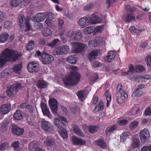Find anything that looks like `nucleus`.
<instances>
[{
    "label": "nucleus",
    "instance_id": "6",
    "mask_svg": "<svg viewBox=\"0 0 151 151\" xmlns=\"http://www.w3.org/2000/svg\"><path fill=\"white\" fill-rule=\"evenodd\" d=\"M39 64L34 61L30 62L27 65V70L30 73H35L38 71Z\"/></svg>",
    "mask_w": 151,
    "mask_h": 151
},
{
    "label": "nucleus",
    "instance_id": "18",
    "mask_svg": "<svg viewBox=\"0 0 151 151\" xmlns=\"http://www.w3.org/2000/svg\"><path fill=\"white\" fill-rule=\"evenodd\" d=\"M40 106L44 115L47 116L48 118H50V113L46 104H40Z\"/></svg>",
    "mask_w": 151,
    "mask_h": 151
},
{
    "label": "nucleus",
    "instance_id": "21",
    "mask_svg": "<svg viewBox=\"0 0 151 151\" xmlns=\"http://www.w3.org/2000/svg\"><path fill=\"white\" fill-rule=\"evenodd\" d=\"M115 55L113 51L109 52L107 56L104 58L105 60L108 62H110L112 60H113L115 57Z\"/></svg>",
    "mask_w": 151,
    "mask_h": 151
},
{
    "label": "nucleus",
    "instance_id": "40",
    "mask_svg": "<svg viewBox=\"0 0 151 151\" xmlns=\"http://www.w3.org/2000/svg\"><path fill=\"white\" fill-rule=\"evenodd\" d=\"M79 109L77 108L76 105H73L70 107V113L73 114H76L78 112Z\"/></svg>",
    "mask_w": 151,
    "mask_h": 151
},
{
    "label": "nucleus",
    "instance_id": "22",
    "mask_svg": "<svg viewBox=\"0 0 151 151\" xmlns=\"http://www.w3.org/2000/svg\"><path fill=\"white\" fill-rule=\"evenodd\" d=\"M88 16H87L85 17L81 18L78 21V24L80 26H84L87 23H88L89 22Z\"/></svg>",
    "mask_w": 151,
    "mask_h": 151
},
{
    "label": "nucleus",
    "instance_id": "56",
    "mask_svg": "<svg viewBox=\"0 0 151 151\" xmlns=\"http://www.w3.org/2000/svg\"><path fill=\"white\" fill-rule=\"evenodd\" d=\"M43 27L42 24L39 22H37L35 23L34 25V28L36 29H41Z\"/></svg>",
    "mask_w": 151,
    "mask_h": 151
},
{
    "label": "nucleus",
    "instance_id": "39",
    "mask_svg": "<svg viewBox=\"0 0 151 151\" xmlns=\"http://www.w3.org/2000/svg\"><path fill=\"white\" fill-rule=\"evenodd\" d=\"M22 0H13L11 3V5L12 6L17 7L19 4H21Z\"/></svg>",
    "mask_w": 151,
    "mask_h": 151
},
{
    "label": "nucleus",
    "instance_id": "36",
    "mask_svg": "<svg viewBox=\"0 0 151 151\" xmlns=\"http://www.w3.org/2000/svg\"><path fill=\"white\" fill-rule=\"evenodd\" d=\"M82 37L83 35L81 32L79 31H78L75 33L73 38L74 40L78 41L80 40Z\"/></svg>",
    "mask_w": 151,
    "mask_h": 151
},
{
    "label": "nucleus",
    "instance_id": "1",
    "mask_svg": "<svg viewBox=\"0 0 151 151\" xmlns=\"http://www.w3.org/2000/svg\"><path fill=\"white\" fill-rule=\"evenodd\" d=\"M22 55L20 52L6 48L0 55V68H2L8 62H14L18 60Z\"/></svg>",
    "mask_w": 151,
    "mask_h": 151
},
{
    "label": "nucleus",
    "instance_id": "62",
    "mask_svg": "<svg viewBox=\"0 0 151 151\" xmlns=\"http://www.w3.org/2000/svg\"><path fill=\"white\" fill-rule=\"evenodd\" d=\"M5 15L4 13L3 12L0 11V23L4 21Z\"/></svg>",
    "mask_w": 151,
    "mask_h": 151
},
{
    "label": "nucleus",
    "instance_id": "31",
    "mask_svg": "<svg viewBox=\"0 0 151 151\" xmlns=\"http://www.w3.org/2000/svg\"><path fill=\"white\" fill-rule=\"evenodd\" d=\"M125 9L126 11L130 12H134L137 9L136 7L129 4H127L125 6Z\"/></svg>",
    "mask_w": 151,
    "mask_h": 151
},
{
    "label": "nucleus",
    "instance_id": "17",
    "mask_svg": "<svg viewBox=\"0 0 151 151\" xmlns=\"http://www.w3.org/2000/svg\"><path fill=\"white\" fill-rule=\"evenodd\" d=\"M98 51L97 50H93L89 52L88 55L89 60L91 62H93L98 55Z\"/></svg>",
    "mask_w": 151,
    "mask_h": 151
},
{
    "label": "nucleus",
    "instance_id": "5",
    "mask_svg": "<svg viewBox=\"0 0 151 151\" xmlns=\"http://www.w3.org/2000/svg\"><path fill=\"white\" fill-rule=\"evenodd\" d=\"M42 61L45 64H48L51 63L53 60V57L46 53L45 52H43L42 55Z\"/></svg>",
    "mask_w": 151,
    "mask_h": 151
},
{
    "label": "nucleus",
    "instance_id": "42",
    "mask_svg": "<svg viewBox=\"0 0 151 151\" xmlns=\"http://www.w3.org/2000/svg\"><path fill=\"white\" fill-rule=\"evenodd\" d=\"M24 24H25V28L23 30L25 32L29 31L31 29V26L29 23V20H27V21H25Z\"/></svg>",
    "mask_w": 151,
    "mask_h": 151
},
{
    "label": "nucleus",
    "instance_id": "54",
    "mask_svg": "<svg viewBox=\"0 0 151 151\" xmlns=\"http://www.w3.org/2000/svg\"><path fill=\"white\" fill-rule=\"evenodd\" d=\"M93 32L92 28L91 27L86 28L84 30V32L86 35H89L91 34Z\"/></svg>",
    "mask_w": 151,
    "mask_h": 151
},
{
    "label": "nucleus",
    "instance_id": "64",
    "mask_svg": "<svg viewBox=\"0 0 151 151\" xmlns=\"http://www.w3.org/2000/svg\"><path fill=\"white\" fill-rule=\"evenodd\" d=\"M145 114L146 116L151 115V108H147L145 110Z\"/></svg>",
    "mask_w": 151,
    "mask_h": 151
},
{
    "label": "nucleus",
    "instance_id": "51",
    "mask_svg": "<svg viewBox=\"0 0 151 151\" xmlns=\"http://www.w3.org/2000/svg\"><path fill=\"white\" fill-rule=\"evenodd\" d=\"M96 41L98 44V45H102L104 43V41L103 38L101 37H98L96 38Z\"/></svg>",
    "mask_w": 151,
    "mask_h": 151
},
{
    "label": "nucleus",
    "instance_id": "30",
    "mask_svg": "<svg viewBox=\"0 0 151 151\" xmlns=\"http://www.w3.org/2000/svg\"><path fill=\"white\" fill-rule=\"evenodd\" d=\"M79 99L82 101H84L85 99L86 95L85 94V91H79L78 92V95Z\"/></svg>",
    "mask_w": 151,
    "mask_h": 151
},
{
    "label": "nucleus",
    "instance_id": "58",
    "mask_svg": "<svg viewBox=\"0 0 151 151\" xmlns=\"http://www.w3.org/2000/svg\"><path fill=\"white\" fill-rule=\"evenodd\" d=\"M27 109L30 113H32L35 111L34 108L31 104H27Z\"/></svg>",
    "mask_w": 151,
    "mask_h": 151
},
{
    "label": "nucleus",
    "instance_id": "15",
    "mask_svg": "<svg viewBox=\"0 0 151 151\" xmlns=\"http://www.w3.org/2000/svg\"><path fill=\"white\" fill-rule=\"evenodd\" d=\"M11 104H3L1 107L0 113L4 115L9 113L11 109Z\"/></svg>",
    "mask_w": 151,
    "mask_h": 151
},
{
    "label": "nucleus",
    "instance_id": "27",
    "mask_svg": "<svg viewBox=\"0 0 151 151\" xmlns=\"http://www.w3.org/2000/svg\"><path fill=\"white\" fill-rule=\"evenodd\" d=\"M22 68V65L21 64H17L14 65L12 69L14 72L17 73H20V71Z\"/></svg>",
    "mask_w": 151,
    "mask_h": 151
},
{
    "label": "nucleus",
    "instance_id": "38",
    "mask_svg": "<svg viewBox=\"0 0 151 151\" xmlns=\"http://www.w3.org/2000/svg\"><path fill=\"white\" fill-rule=\"evenodd\" d=\"M34 42L33 41H31L27 45L26 47L27 50L30 51L34 48Z\"/></svg>",
    "mask_w": 151,
    "mask_h": 151
},
{
    "label": "nucleus",
    "instance_id": "23",
    "mask_svg": "<svg viewBox=\"0 0 151 151\" xmlns=\"http://www.w3.org/2000/svg\"><path fill=\"white\" fill-rule=\"evenodd\" d=\"M25 21H27L26 20L24 16L22 15L19 16L17 20V22L20 25V27L21 28H23V25L22 24H24L25 22Z\"/></svg>",
    "mask_w": 151,
    "mask_h": 151
},
{
    "label": "nucleus",
    "instance_id": "20",
    "mask_svg": "<svg viewBox=\"0 0 151 151\" xmlns=\"http://www.w3.org/2000/svg\"><path fill=\"white\" fill-rule=\"evenodd\" d=\"M66 61L71 64H75L77 62V58L75 55H70L66 58Z\"/></svg>",
    "mask_w": 151,
    "mask_h": 151
},
{
    "label": "nucleus",
    "instance_id": "61",
    "mask_svg": "<svg viewBox=\"0 0 151 151\" xmlns=\"http://www.w3.org/2000/svg\"><path fill=\"white\" fill-rule=\"evenodd\" d=\"M116 101L119 103L123 104L125 103V98H122V96L117 98Z\"/></svg>",
    "mask_w": 151,
    "mask_h": 151
},
{
    "label": "nucleus",
    "instance_id": "25",
    "mask_svg": "<svg viewBox=\"0 0 151 151\" xmlns=\"http://www.w3.org/2000/svg\"><path fill=\"white\" fill-rule=\"evenodd\" d=\"M73 132L76 134L81 137H83L84 136V134L77 125H75L73 127Z\"/></svg>",
    "mask_w": 151,
    "mask_h": 151
},
{
    "label": "nucleus",
    "instance_id": "35",
    "mask_svg": "<svg viewBox=\"0 0 151 151\" xmlns=\"http://www.w3.org/2000/svg\"><path fill=\"white\" fill-rule=\"evenodd\" d=\"M52 112L54 114H56L57 113L58 107L57 104H49Z\"/></svg>",
    "mask_w": 151,
    "mask_h": 151
},
{
    "label": "nucleus",
    "instance_id": "46",
    "mask_svg": "<svg viewBox=\"0 0 151 151\" xmlns=\"http://www.w3.org/2000/svg\"><path fill=\"white\" fill-rule=\"evenodd\" d=\"M59 40L58 39L54 40L53 41L51 42L48 44V45L52 47H55L58 44Z\"/></svg>",
    "mask_w": 151,
    "mask_h": 151
},
{
    "label": "nucleus",
    "instance_id": "45",
    "mask_svg": "<svg viewBox=\"0 0 151 151\" xmlns=\"http://www.w3.org/2000/svg\"><path fill=\"white\" fill-rule=\"evenodd\" d=\"M4 26L5 28H10L13 26L12 23L10 20H7L4 22Z\"/></svg>",
    "mask_w": 151,
    "mask_h": 151
},
{
    "label": "nucleus",
    "instance_id": "16",
    "mask_svg": "<svg viewBox=\"0 0 151 151\" xmlns=\"http://www.w3.org/2000/svg\"><path fill=\"white\" fill-rule=\"evenodd\" d=\"M54 122L55 125L60 130L65 128L66 124L58 118L55 119L54 120Z\"/></svg>",
    "mask_w": 151,
    "mask_h": 151
},
{
    "label": "nucleus",
    "instance_id": "41",
    "mask_svg": "<svg viewBox=\"0 0 151 151\" xmlns=\"http://www.w3.org/2000/svg\"><path fill=\"white\" fill-rule=\"evenodd\" d=\"M61 136L63 138H66L68 137V134L67 131L65 128L60 130V131Z\"/></svg>",
    "mask_w": 151,
    "mask_h": 151
},
{
    "label": "nucleus",
    "instance_id": "63",
    "mask_svg": "<svg viewBox=\"0 0 151 151\" xmlns=\"http://www.w3.org/2000/svg\"><path fill=\"white\" fill-rule=\"evenodd\" d=\"M141 150L142 151H151V146L143 147Z\"/></svg>",
    "mask_w": 151,
    "mask_h": 151
},
{
    "label": "nucleus",
    "instance_id": "12",
    "mask_svg": "<svg viewBox=\"0 0 151 151\" xmlns=\"http://www.w3.org/2000/svg\"><path fill=\"white\" fill-rule=\"evenodd\" d=\"M56 140L51 137H47L44 141L45 144L47 147H52L56 145Z\"/></svg>",
    "mask_w": 151,
    "mask_h": 151
},
{
    "label": "nucleus",
    "instance_id": "2",
    "mask_svg": "<svg viewBox=\"0 0 151 151\" xmlns=\"http://www.w3.org/2000/svg\"><path fill=\"white\" fill-rule=\"evenodd\" d=\"M70 69L72 72L63 80L64 83L66 86L75 85L78 83L80 79V75L77 72L78 67L72 66L70 67Z\"/></svg>",
    "mask_w": 151,
    "mask_h": 151
},
{
    "label": "nucleus",
    "instance_id": "7",
    "mask_svg": "<svg viewBox=\"0 0 151 151\" xmlns=\"http://www.w3.org/2000/svg\"><path fill=\"white\" fill-rule=\"evenodd\" d=\"M149 136V132L147 129H145L141 131L140 137L142 142L144 143L147 142L148 140Z\"/></svg>",
    "mask_w": 151,
    "mask_h": 151
},
{
    "label": "nucleus",
    "instance_id": "53",
    "mask_svg": "<svg viewBox=\"0 0 151 151\" xmlns=\"http://www.w3.org/2000/svg\"><path fill=\"white\" fill-rule=\"evenodd\" d=\"M19 142L17 141L14 142L12 144L13 147L14 148L15 151H18L19 149Z\"/></svg>",
    "mask_w": 151,
    "mask_h": 151
},
{
    "label": "nucleus",
    "instance_id": "19",
    "mask_svg": "<svg viewBox=\"0 0 151 151\" xmlns=\"http://www.w3.org/2000/svg\"><path fill=\"white\" fill-rule=\"evenodd\" d=\"M89 22L93 24H95L101 21L100 18L98 16L93 14L91 17L88 18Z\"/></svg>",
    "mask_w": 151,
    "mask_h": 151
},
{
    "label": "nucleus",
    "instance_id": "11",
    "mask_svg": "<svg viewBox=\"0 0 151 151\" xmlns=\"http://www.w3.org/2000/svg\"><path fill=\"white\" fill-rule=\"evenodd\" d=\"M122 20L126 22H130L135 20V16L131 13H126L122 17Z\"/></svg>",
    "mask_w": 151,
    "mask_h": 151
},
{
    "label": "nucleus",
    "instance_id": "10",
    "mask_svg": "<svg viewBox=\"0 0 151 151\" xmlns=\"http://www.w3.org/2000/svg\"><path fill=\"white\" fill-rule=\"evenodd\" d=\"M42 126L44 130L48 132H51L55 130V128L48 122L44 121L42 122Z\"/></svg>",
    "mask_w": 151,
    "mask_h": 151
},
{
    "label": "nucleus",
    "instance_id": "29",
    "mask_svg": "<svg viewBox=\"0 0 151 151\" xmlns=\"http://www.w3.org/2000/svg\"><path fill=\"white\" fill-rule=\"evenodd\" d=\"M14 117L15 119L17 120H21L23 118V115L21 111L19 110H18L15 113Z\"/></svg>",
    "mask_w": 151,
    "mask_h": 151
},
{
    "label": "nucleus",
    "instance_id": "37",
    "mask_svg": "<svg viewBox=\"0 0 151 151\" xmlns=\"http://www.w3.org/2000/svg\"><path fill=\"white\" fill-rule=\"evenodd\" d=\"M142 95V92L138 90V89H135L132 94V97H139Z\"/></svg>",
    "mask_w": 151,
    "mask_h": 151
},
{
    "label": "nucleus",
    "instance_id": "32",
    "mask_svg": "<svg viewBox=\"0 0 151 151\" xmlns=\"http://www.w3.org/2000/svg\"><path fill=\"white\" fill-rule=\"evenodd\" d=\"M37 86L40 88H45L47 86V83L43 80H40L37 82Z\"/></svg>",
    "mask_w": 151,
    "mask_h": 151
},
{
    "label": "nucleus",
    "instance_id": "57",
    "mask_svg": "<svg viewBox=\"0 0 151 151\" xmlns=\"http://www.w3.org/2000/svg\"><path fill=\"white\" fill-rule=\"evenodd\" d=\"M128 122V120L126 119L119 120L117 122V124L120 126L125 125Z\"/></svg>",
    "mask_w": 151,
    "mask_h": 151
},
{
    "label": "nucleus",
    "instance_id": "60",
    "mask_svg": "<svg viewBox=\"0 0 151 151\" xmlns=\"http://www.w3.org/2000/svg\"><path fill=\"white\" fill-rule=\"evenodd\" d=\"M145 67L142 65H139L135 67V70L137 72H139V71H143L145 70Z\"/></svg>",
    "mask_w": 151,
    "mask_h": 151
},
{
    "label": "nucleus",
    "instance_id": "52",
    "mask_svg": "<svg viewBox=\"0 0 151 151\" xmlns=\"http://www.w3.org/2000/svg\"><path fill=\"white\" fill-rule=\"evenodd\" d=\"M96 39L93 40H90L88 42V45L90 47H96L98 46V44L96 41Z\"/></svg>",
    "mask_w": 151,
    "mask_h": 151
},
{
    "label": "nucleus",
    "instance_id": "14",
    "mask_svg": "<svg viewBox=\"0 0 151 151\" xmlns=\"http://www.w3.org/2000/svg\"><path fill=\"white\" fill-rule=\"evenodd\" d=\"M46 18L45 14L42 13L37 14L31 18L33 21L39 22L44 20Z\"/></svg>",
    "mask_w": 151,
    "mask_h": 151
},
{
    "label": "nucleus",
    "instance_id": "34",
    "mask_svg": "<svg viewBox=\"0 0 151 151\" xmlns=\"http://www.w3.org/2000/svg\"><path fill=\"white\" fill-rule=\"evenodd\" d=\"M128 132H123L120 136V142L124 143L125 141L128 137Z\"/></svg>",
    "mask_w": 151,
    "mask_h": 151
},
{
    "label": "nucleus",
    "instance_id": "47",
    "mask_svg": "<svg viewBox=\"0 0 151 151\" xmlns=\"http://www.w3.org/2000/svg\"><path fill=\"white\" fill-rule=\"evenodd\" d=\"M145 61L147 65L151 67V55H148L146 56Z\"/></svg>",
    "mask_w": 151,
    "mask_h": 151
},
{
    "label": "nucleus",
    "instance_id": "33",
    "mask_svg": "<svg viewBox=\"0 0 151 151\" xmlns=\"http://www.w3.org/2000/svg\"><path fill=\"white\" fill-rule=\"evenodd\" d=\"M9 147V144L8 142H4L0 144V150L4 151L7 149Z\"/></svg>",
    "mask_w": 151,
    "mask_h": 151
},
{
    "label": "nucleus",
    "instance_id": "55",
    "mask_svg": "<svg viewBox=\"0 0 151 151\" xmlns=\"http://www.w3.org/2000/svg\"><path fill=\"white\" fill-rule=\"evenodd\" d=\"M52 32L48 28L47 29L45 30L43 32V35L45 37H47L51 35Z\"/></svg>",
    "mask_w": 151,
    "mask_h": 151
},
{
    "label": "nucleus",
    "instance_id": "43",
    "mask_svg": "<svg viewBox=\"0 0 151 151\" xmlns=\"http://www.w3.org/2000/svg\"><path fill=\"white\" fill-rule=\"evenodd\" d=\"M99 129L98 127L96 126H92L89 127V131L90 133H93L97 132Z\"/></svg>",
    "mask_w": 151,
    "mask_h": 151
},
{
    "label": "nucleus",
    "instance_id": "48",
    "mask_svg": "<svg viewBox=\"0 0 151 151\" xmlns=\"http://www.w3.org/2000/svg\"><path fill=\"white\" fill-rule=\"evenodd\" d=\"M104 108V104H98L94 108L93 112L96 113L98 111L103 109Z\"/></svg>",
    "mask_w": 151,
    "mask_h": 151
},
{
    "label": "nucleus",
    "instance_id": "3",
    "mask_svg": "<svg viewBox=\"0 0 151 151\" xmlns=\"http://www.w3.org/2000/svg\"><path fill=\"white\" fill-rule=\"evenodd\" d=\"M20 87V85L19 83H15L11 86L6 91L7 95L9 97H12L14 95L18 92Z\"/></svg>",
    "mask_w": 151,
    "mask_h": 151
},
{
    "label": "nucleus",
    "instance_id": "24",
    "mask_svg": "<svg viewBox=\"0 0 151 151\" xmlns=\"http://www.w3.org/2000/svg\"><path fill=\"white\" fill-rule=\"evenodd\" d=\"M118 127L117 125H114L111 127H109L106 128L105 129V132L107 135L111 133L113 131L115 130Z\"/></svg>",
    "mask_w": 151,
    "mask_h": 151
},
{
    "label": "nucleus",
    "instance_id": "44",
    "mask_svg": "<svg viewBox=\"0 0 151 151\" xmlns=\"http://www.w3.org/2000/svg\"><path fill=\"white\" fill-rule=\"evenodd\" d=\"M130 80L132 81H134L135 82H138L139 79H142V76H131L129 77Z\"/></svg>",
    "mask_w": 151,
    "mask_h": 151
},
{
    "label": "nucleus",
    "instance_id": "49",
    "mask_svg": "<svg viewBox=\"0 0 151 151\" xmlns=\"http://www.w3.org/2000/svg\"><path fill=\"white\" fill-rule=\"evenodd\" d=\"M138 124V122L134 121L132 122L130 124V128L131 129H134L136 128Z\"/></svg>",
    "mask_w": 151,
    "mask_h": 151
},
{
    "label": "nucleus",
    "instance_id": "4",
    "mask_svg": "<svg viewBox=\"0 0 151 151\" xmlns=\"http://www.w3.org/2000/svg\"><path fill=\"white\" fill-rule=\"evenodd\" d=\"M70 50V48L67 45H63L56 49L54 52L55 54L58 55H62L68 54Z\"/></svg>",
    "mask_w": 151,
    "mask_h": 151
},
{
    "label": "nucleus",
    "instance_id": "50",
    "mask_svg": "<svg viewBox=\"0 0 151 151\" xmlns=\"http://www.w3.org/2000/svg\"><path fill=\"white\" fill-rule=\"evenodd\" d=\"M97 144L102 148H104L106 147L105 142L104 140L102 139H100L97 142Z\"/></svg>",
    "mask_w": 151,
    "mask_h": 151
},
{
    "label": "nucleus",
    "instance_id": "28",
    "mask_svg": "<svg viewBox=\"0 0 151 151\" xmlns=\"http://www.w3.org/2000/svg\"><path fill=\"white\" fill-rule=\"evenodd\" d=\"M132 146L134 148H137L139 146V140L136 138L132 139Z\"/></svg>",
    "mask_w": 151,
    "mask_h": 151
},
{
    "label": "nucleus",
    "instance_id": "13",
    "mask_svg": "<svg viewBox=\"0 0 151 151\" xmlns=\"http://www.w3.org/2000/svg\"><path fill=\"white\" fill-rule=\"evenodd\" d=\"M72 143L75 145H84L86 143L85 140L78 138L76 137H72Z\"/></svg>",
    "mask_w": 151,
    "mask_h": 151
},
{
    "label": "nucleus",
    "instance_id": "26",
    "mask_svg": "<svg viewBox=\"0 0 151 151\" xmlns=\"http://www.w3.org/2000/svg\"><path fill=\"white\" fill-rule=\"evenodd\" d=\"M9 37V35L7 33H4L0 35V42L4 43L7 41Z\"/></svg>",
    "mask_w": 151,
    "mask_h": 151
},
{
    "label": "nucleus",
    "instance_id": "59",
    "mask_svg": "<svg viewBox=\"0 0 151 151\" xmlns=\"http://www.w3.org/2000/svg\"><path fill=\"white\" fill-rule=\"evenodd\" d=\"M104 26H99L96 27L95 29V31L96 32H101L103 30Z\"/></svg>",
    "mask_w": 151,
    "mask_h": 151
},
{
    "label": "nucleus",
    "instance_id": "8",
    "mask_svg": "<svg viewBox=\"0 0 151 151\" xmlns=\"http://www.w3.org/2000/svg\"><path fill=\"white\" fill-rule=\"evenodd\" d=\"M74 45V51L75 53H79L82 52L87 46L83 43L79 42H76Z\"/></svg>",
    "mask_w": 151,
    "mask_h": 151
},
{
    "label": "nucleus",
    "instance_id": "9",
    "mask_svg": "<svg viewBox=\"0 0 151 151\" xmlns=\"http://www.w3.org/2000/svg\"><path fill=\"white\" fill-rule=\"evenodd\" d=\"M12 132L13 134L17 136L22 135L24 132V129L19 127L15 125H12Z\"/></svg>",
    "mask_w": 151,
    "mask_h": 151
}]
</instances>
